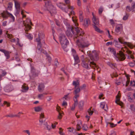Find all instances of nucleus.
Returning a JSON list of instances; mask_svg holds the SVG:
<instances>
[{
  "label": "nucleus",
  "instance_id": "a19ab883",
  "mask_svg": "<svg viewBox=\"0 0 135 135\" xmlns=\"http://www.w3.org/2000/svg\"><path fill=\"white\" fill-rule=\"evenodd\" d=\"M12 5L13 4L12 3H9L8 6V8L9 10H11L12 7Z\"/></svg>",
  "mask_w": 135,
  "mask_h": 135
},
{
  "label": "nucleus",
  "instance_id": "f257e3e1",
  "mask_svg": "<svg viewBox=\"0 0 135 135\" xmlns=\"http://www.w3.org/2000/svg\"><path fill=\"white\" fill-rule=\"evenodd\" d=\"M89 56L90 59L93 61H97L98 60V54L95 50L93 51L92 52L89 54ZM90 62V59H88L87 60L85 61H83V62H82V66L83 67L86 69H89V68L88 62Z\"/></svg>",
  "mask_w": 135,
  "mask_h": 135
},
{
  "label": "nucleus",
  "instance_id": "b1692460",
  "mask_svg": "<svg viewBox=\"0 0 135 135\" xmlns=\"http://www.w3.org/2000/svg\"><path fill=\"white\" fill-rule=\"evenodd\" d=\"M73 56L76 62L77 63L79 62H80V61L79 59V57L77 54H74Z\"/></svg>",
  "mask_w": 135,
  "mask_h": 135
},
{
  "label": "nucleus",
  "instance_id": "864d4df0",
  "mask_svg": "<svg viewBox=\"0 0 135 135\" xmlns=\"http://www.w3.org/2000/svg\"><path fill=\"white\" fill-rule=\"evenodd\" d=\"M44 113H42L40 114V119H42L44 118Z\"/></svg>",
  "mask_w": 135,
  "mask_h": 135
},
{
  "label": "nucleus",
  "instance_id": "bf43d9fd",
  "mask_svg": "<svg viewBox=\"0 0 135 135\" xmlns=\"http://www.w3.org/2000/svg\"><path fill=\"white\" fill-rule=\"evenodd\" d=\"M61 70L63 71L64 73L68 76V78L69 77V75H68V74H67L65 71L64 70V68H62L61 69Z\"/></svg>",
  "mask_w": 135,
  "mask_h": 135
},
{
  "label": "nucleus",
  "instance_id": "680f3d73",
  "mask_svg": "<svg viewBox=\"0 0 135 135\" xmlns=\"http://www.w3.org/2000/svg\"><path fill=\"white\" fill-rule=\"evenodd\" d=\"M65 3L66 4H68V5H69V4L70 3V1L69 0H64Z\"/></svg>",
  "mask_w": 135,
  "mask_h": 135
},
{
  "label": "nucleus",
  "instance_id": "a211bd4d",
  "mask_svg": "<svg viewBox=\"0 0 135 135\" xmlns=\"http://www.w3.org/2000/svg\"><path fill=\"white\" fill-rule=\"evenodd\" d=\"M93 21L94 24L93 26H98L99 25V20L96 18L95 17H94L92 19Z\"/></svg>",
  "mask_w": 135,
  "mask_h": 135
},
{
  "label": "nucleus",
  "instance_id": "f8f14e48",
  "mask_svg": "<svg viewBox=\"0 0 135 135\" xmlns=\"http://www.w3.org/2000/svg\"><path fill=\"white\" fill-rule=\"evenodd\" d=\"M126 10L128 12L132 11V12L135 11V3L133 2L131 4V7L127 6L126 7Z\"/></svg>",
  "mask_w": 135,
  "mask_h": 135
},
{
  "label": "nucleus",
  "instance_id": "2f4dec72",
  "mask_svg": "<svg viewBox=\"0 0 135 135\" xmlns=\"http://www.w3.org/2000/svg\"><path fill=\"white\" fill-rule=\"evenodd\" d=\"M130 109L133 112H135V105L133 104L131 105L130 106Z\"/></svg>",
  "mask_w": 135,
  "mask_h": 135
},
{
  "label": "nucleus",
  "instance_id": "8fccbe9b",
  "mask_svg": "<svg viewBox=\"0 0 135 135\" xmlns=\"http://www.w3.org/2000/svg\"><path fill=\"white\" fill-rule=\"evenodd\" d=\"M17 44L20 47H21L22 46V44H21L19 42V39L18 38H17Z\"/></svg>",
  "mask_w": 135,
  "mask_h": 135
},
{
  "label": "nucleus",
  "instance_id": "f03ea898",
  "mask_svg": "<svg viewBox=\"0 0 135 135\" xmlns=\"http://www.w3.org/2000/svg\"><path fill=\"white\" fill-rule=\"evenodd\" d=\"M108 51L113 54L115 57V59L117 61H123L126 59V57L124 54L121 51H119V53H116L115 50L113 48L109 47Z\"/></svg>",
  "mask_w": 135,
  "mask_h": 135
},
{
  "label": "nucleus",
  "instance_id": "20e7f679",
  "mask_svg": "<svg viewBox=\"0 0 135 135\" xmlns=\"http://www.w3.org/2000/svg\"><path fill=\"white\" fill-rule=\"evenodd\" d=\"M57 6L62 11L67 13L68 12L69 9H71L72 11H71V14L74 15L75 13L73 11L74 7L73 6H71L70 5H68L66 7L65 4L63 3H60L57 4Z\"/></svg>",
  "mask_w": 135,
  "mask_h": 135
},
{
  "label": "nucleus",
  "instance_id": "052dcab7",
  "mask_svg": "<svg viewBox=\"0 0 135 135\" xmlns=\"http://www.w3.org/2000/svg\"><path fill=\"white\" fill-rule=\"evenodd\" d=\"M40 125H42L44 122V121L42 119H40L39 120Z\"/></svg>",
  "mask_w": 135,
  "mask_h": 135
},
{
  "label": "nucleus",
  "instance_id": "72a5a7b5",
  "mask_svg": "<svg viewBox=\"0 0 135 135\" xmlns=\"http://www.w3.org/2000/svg\"><path fill=\"white\" fill-rule=\"evenodd\" d=\"M93 26V27L95 29V31L99 32H100V29L98 27V26Z\"/></svg>",
  "mask_w": 135,
  "mask_h": 135
},
{
  "label": "nucleus",
  "instance_id": "3c124183",
  "mask_svg": "<svg viewBox=\"0 0 135 135\" xmlns=\"http://www.w3.org/2000/svg\"><path fill=\"white\" fill-rule=\"evenodd\" d=\"M109 123V124H110V127L112 128L115 127L117 125V124H114L113 123Z\"/></svg>",
  "mask_w": 135,
  "mask_h": 135
},
{
  "label": "nucleus",
  "instance_id": "39448f33",
  "mask_svg": "<svg viewBox=\"0 0 135 135\" xmlns=\"http://www.w3.org/2000/svg\"><path fill=\"white\" fill-rule=\"evenodd\" d=\"M72 84L74 86V90L73 92V94L74 95V96L79 97V93L80 91V88L79 80H77L75 81H74Z\"/></svg>",
  "mask_w": 135,
  "mask_h": 135
},
{
  "label": "nucleus",
  "instance_id": "a878e982",
  "mask_svg": "<svg viewBox=\"0 0 135 135\" xmlns=\"http://www.w3.org/2000/svg\"><path fill=\"white\" fill-rule=\"evenodd\" d=\"M108 65L112 68L115 67L116 64H113L110 62L107 63Z\"/></svg>",
  "mask_w": 135,
  "mask_h": 135
},
{
  "label": "nucleus",
  "instance_id": "c9c22d12",
  "mask_svg": "<svg viewBox=\"0 0 135 135\" xmlns=\"http://www.w3.org/2000/svg\"><path fill=\"white\" fill-rule=\"evenodd\" d=\"M46 95L47 93H44L42 94H39L38 95V98L40 99H42V98L44 97V94Z\"/></svg>",
  "mask_w": 135,
  "mask_h": 135
},
{
  "label": "nucleus",
  "instance_id": "f704fd0d",
  "mask_svg": "<svg viewBox=\"0 0 135 135\" xmlns=\"http://www.w3.org/2000/svg\"><path fill=\"white\" fill-rule=\"evenodd\" d=\"M51 14L52 13H56V11L55 8L53 7L52 9H51V10H49Z\"/></svg>",
  "mask_w": 135,
  "mask_h": 135
},
{
  "label": "nucleus",
  "instance_id": "6e6552de",
  "mask_svg": "<svg viewBox=\"0 0 135 135\" xmlns=\"http://www.w3.org/2000/svg\"><path fill=\"white\" fill-rule=\"evenodd\" d=\"M23 24L25 27V30L26 31L30 30L31 28L30 25L31 24V20L30 19H27L26 21H24Z\"/></svg>",
  "mask_w": 135,
  "mask_h": 135
},
{
  "label": "nucleus",
  "instance_id": "09e8293b",
  "mask_svg": "<svg viewBox=\"0 0 135 135\" xmlns=\"http://www.w3.org/2000/svg\"><path fill=\"white\" fill-rule=\"evenodd\" d=\"M81 61H82V62H83V61H85L86 60H87L88 59H87V58H86V59H85L84 55H82L81 56Z\"/></svg>",
  "mask_w": 135,
  "mask_h": 135
},
{
  "label": "nucleus",
  "instance_id": "4d7b16f0",
  "mask_svg": "<svg viewBox=\"0 0 135 135\" xmlns=\"http://www.w3.org/2000/svg\"><path fill=\"white\" fill-rule=\"evenodd\" d=\"M128 46L131 49L133 48L134 46L133 45L129 43L127 44Z\"/></svg>",
  "mask_w": 135,
  "mask_h": 135
},
{
  "label": "nucleus",
  "instance_id": "ddd939ff",
  "mask_svg": "<svg viewBox=\"0 0 135 135\" xmlns=\"http://www.w3.org/2000/svg\"><path fill=\"white\" fill-rule=\"evenodd\" d=\"M79 97H77L76 96H74L73 98V100L74 101V104L72 105L71 107V110L72 111L74 110V109L75 108V107L78 104V102L77 100V98Z\"/></svg>",
  "mask_w": 135,
  "mask_h": 135
},
{
  "label": "nucleus",
  "instance_id": "9b49d317",
  "mask_svg": "<svg viewBox=\"0 0 135 135\" xmlns=\"http://www.w3.org/2000/svg\"><path fill=\"white\" fill-rule=\"evenodd\" d=\"M75 31L76 33L75 37L76 38H78V39H79L80 40V38L82 39V36L83 35L84 33L82 32H80L79 28H75Z\"/></svg>",
  "mask_w": 135,
  "mask_h": 135
},
{
  "label": "nucleus",
  "instance_id": "393cba45",
  "mask_svg": "<svg viewBox=\"0 0 135 135\" xmlns=\"http://www.w3.org/2000/svg\"><path fill=\"white\" fill-rule=\"evenodd\" d=\"M34 109L35 111L36 112H40L42 109L41 107L39 106L35 107Z\"/></svg>",
  "mask_w": 135,
  "mask_h": 135
},
{
  "label": "nucleus",
  "instance_id": "4be33fe9",
  "mask_svg": "<svg viewBox=\"0 0 135 135\" xmlns=\"http://www.w3.org/2000/svg\"><path fill=\"white\" fill-rule=\"evenodd\" d=\"M15 7L17 10V11L19 12L20 8V5L19 3L17 1L14 0Z\"/></svg>",
  "mask_w": 135,
  "mask_h": 135
},
{
  "label": "nucleus",
  "instance_id": "37998d69",
  "mask_svg": "<svg viewBox=\"0 0 135 135\" xmlns=\"http://www.w3.org/2000/svg\"><path fill=\"white\" fill-rule=\"evenodd\" d=\"M127 79V80L126 82V86H128V84H129V81H130V79L129 78V77L127 75L126 76Z\"/></svg>",
  "mask_w": 135,
  "mask_h": 135
},
{
  "label": "nucleus",
  "instance_id": "79ce46f5",
  "mask_svg": "<svg viewBox=\"0 0 135 135\" xmlns=\"http://www.w3.org/2000/svg\"><path fill=\"white\" fill-rule=\"evenodd\" d=\"M26 36L27 38L31 40L32 39V37L31 36V35L30 34H28V33H26Z\"/></svg>",
  "mask_w": 135,
  "mask_h": 135
},
{
  "label": "nucleus",
  "instance_id": "69168bd1",
  "mask_svg": "<svg viewBox=\"0 0 135 135\" xmlns=\"http://www.w3.org/2000/svg\"><path fill=\"white\" fill-rule=\"evenodd\" d=\"M76 128L78 131H79L81 128V127L79 124H77L76 126Z\"/></svg>",
  "mask_w": 135,
  "mask_h": 135
},
{
  "label": "nucleus",
  "instance_id": "4468645a",
  "mask_svg": "<svg viewBox=\"0 0 135 135\" xmlns=\"http://www.w3.org/2000/svg\"><path fill=\"white\" fill-rule=\"evenodd\" d=\"M90 66L92 68L95 69L96 68L98 72H99L100 71V68L96 65V64L93 62H90Z\"/></svg>",
  "mask_w": 135,
  "mask_h": 135
},
{
  "label": "nucleus",
  "instance_id": "dca6fc26",
  "mask_svg": "<svg viewBox=\"0 0 135 135\" xmlns=\"http://www.w3.org/2000/svg\"><path fill=\"white\" fill-rule=\"evenodd\" d=\"M122 28V24L117 25L115 27V32L117 33H119L121 31V29Z\"/></svg>",
  "mask_w": 135,
  "mask_h": 135
},
{
  "label": "nucleus",
  "instance_id": "cd10ccee",
  "mask_svg": "<svg viewBox=\"0 0 135 135\" xmlns=\"http://www.w3.org/2000/svg\"><path fill=\"white\" fill-rule=\"evenodd\" d=\"M6 117L11 118H13L15 117H17L19 118L20 117V115H13L12 114H11L6 115Z\"/></svg>",
  "mask_w": 135,
  "mask_h": 135
},
{
  "label": "nucleus",
  "instance_id": "473e14b6",
  "mask_svg": "<svg viewBox=\"0 0 135 135\" xmlns=\"http://www.w3.org/2000/svg\"><path fill=\"white\" fill-rule=\"evenodd\" d=\"M89 21V19H85L84 20V25L85 26L87 27L88 25V22Z\"/></svg>",
  "mask_w": 135,
  "mask_h": 135
},
{
  "label": "nucleus",
  "instance_id": "1a4fd4ad",
  "mask_svg": "<svg viewBox=\"0 0 135 135\" xmlns=\"http://www.w3.org/2000/svg\"><path fill=\"white\" fill-rule=\"evenodd\" d=\"M45 36V35L44 33L42 32H40L38 34V38L36 39V41L37 42L38 47V49L40 48V44H41V39L43 38Z\"/></svg>",
  "mask_w": 135,
  "mask_h": 135
},
{
  "label": "nucleus",
  "instance_id": "338daca9",
  "mask_svg": "<svg viewBox=\"0 0 135 135\" xmlns=\"http://www.w3.org/2000/svg\"><path fill=\"white\" fill-rule=\"evenodd\" d=\"M46 59L49 61V62H50L51 61V57L49 56H47Z\"/></svg>",
  "mask_w": 135,
  "mask_h": 135
},
{
  "label": "nucleus",
  "instance_id": "c85d7f7f",
  "mask_svg": "<svg viewBox=\"0 0 135 135\" xmlns=\"http://www.w3.org/2000/svg\"><path fill=\"white\" fill-rule=\"evenodd\" d=\"M119 42L121 44H127V43L126 42H125L123 40V38L122 37H120L118 39Z\"/></svg>",
  "mask_w": 135,
  "mask_h": 135
},
{
  "label": "nucleus",
  "instance_id": "2eb2a0df",
  "mask_svg": "<svg viewBox=\"0 0 135 135\" xmlns=\"http://www.w3.org/2000/svg\"><path fill=\"white\" fill-rule=\"evenodd\" d=\"M40 49H38V44H37V49L36 50L37 53L38 54H40L42 53L45 54H47V53L46 51L44 50H43L41 49V44H40Z\"/></svg>",
  "mask_w": 135,
  "mask_h": 135
},
{
  "label": "nucleus",
  "instance_id": "0eeeda50",
  "mask_svg": "<svg viewBox=\"0 0 135 135\" xmlns=\"http://www.w3.org/2000/svg\"><path fill=\"white\" fill-rule=\"evenodd\" d=\"M1 14L3 17L4 18H7L9 17L11 18L12 21L13 22L15 21V19L14 16L12 14L8 12L7 11H3Z\"/></svg>",
  "mask_w": 135,
  "mask_h": 135
},
{
  "label": "nucleus",
  "instance_id": "5701e85b",
  "mask_svg": "<svg viewBox=\"0 0 135 135\" xmlns=\"http://www.w3.org/2000/svg\"><path fill=\"white\" fill-rule=\"evenodd\" d=\"M105 102H102L100 103V107L103 109H104V110L107 111L108 110V108L107 105H106V107L104 109L105 106Z\"/></svg>",
  "mask_w": 135,
  "mask_h": 135
},
{
  "label": "nucleus",
  "instance_id": "c756f323",
  "mask_svg": "<svg viewBox=\"0 0 135 135\" xmlns=\"http://www.w3.org/2000/svg\"><path fill=\"white\" fill-rule=\"evenodd\" d=\"M72 20L75 23L76 26H77L78 25V24L76 23L77 21V19L75 17H72Z\"/></svg>",
  "mask_w": 135,
  "mask_h": 135
},
{
  "label": "nucleus",
  "instance_id": "4c0bfd02",
  "mask_svg": "<svg viewBox=\"0 0 135 135\" xmlns=\"http://www.w3.org/2000/svg\"><path fill=\"white\" fill-rule=\"evenodd\" d=\"M129 16V15L127 13H126L125 16H124L123 19L124 20H127Z\"/></svg>",
  "mask_w": 135,
  "mask_h": 135
},
{
  "label": "nucleus",
  "instance_id": "13d9d810",
  "mask_svg": "<svg viewBox=\"0 0 135 135\" xmlns=\"http://www.w3.org/2000/svg\"><path fill=\"white\" fill-rule=\"evenodd\" d=\"M86 87V85L84 84H83L82 86H81L80 88V89H84L85 87Z\"/></svg>",
  "mask_w": 135,
  "mask_h": 135
},
{
  "label": "nucleus",
  "instance_id": "9d476101",
  "mask_svg": "<svg viewBox=\"0 0 135 135\" xmlns=\"http://www.w3.org/2000/svg\"><path fill=\"white\" fill-rule=\"evenodd\" d=\"M74 28L70 26L69 27H68V29L66 32L67 36L69 37H72L73 36V34L74 35Z\"/></svg>",
  "mask_w": 135,
  "mask_h": 135
},
{
  "label": "nucleus",
  "instance_id": "5fc2aeb1",
  "mask_svg": "<svg viewBox=\"0 0 135 135\" xmlns=\"http://www.w3.org/2000/svg\"><path fill=\"white\" fill-rule=\"evenodd\" d=\"M62 117V115H61V113L60 112H59V115H58L57 117L59 119H60Z\"/></svg>",
  "mask_w": 135,
  "mask_h": 135
},
{
  "label": "nucleus",
  "instance_id": "f3484780",
  "mask_svg": "<svg viewBox=\"0 0 135 135\" xmlns=\"http://www.w3.org/2000/svg\"><path fill=\"white\" fill-rule=\"evenodd\" d=\"M13 89V87L12 85H7L4 88V90L7 92H9Z\"/></svg>",
  "mask_w": 135,
  "mask_h": 135
},
{
  "label": "nucleus",
  "instance_id": "58836bf2",
  "mask_svg": "<svg viewBox=\"0 0 135 135\" xmlns=\"http://www.w3.org/2000/svg\"><path fill=\"white\" fill-rule=\"evenodd\" d=\"M91 108H90L88 110V112L89 115H91L93 113V112L92 110H91Z\"/></svg>",
  "mask_w": 135,
  "mask_h": 135
},
{
  "label": "nucleus",
  "instance_id": "6ab92c4d",
  "mask_svg": "<svg viewBox=\"0 0 135 135\" xmlns=\"http://www.w3.org/2000/svg\"><path fill=\"white\" fill-rule=\"evenodd\" d=\"M45 86L44 84L42 83L40 84L38 86V90L40 92H41L44 89Z\"/></svg>",
  "mask_w": 135,
  "mask_h": 135
},
{
  "label": "nucleus",
  "instance_id": "ea45409f",
  "mask_svg": "<svg viewBox=\"0 0 135 135\" xmlns=\"http://www.w3.org/2000/svg\"><path fill=\"white\" fill-rule=\"evenodd\" d=\"M82 128L85 131H86L88 129V128L86 125L84 124Z\"/></svg>",
  "mask_w": 135,
  "mask_h": 135
},
{
  "label": "nucleus",
  "instance_id": "e2e57ef3",
  "mask_svg": "<svg viewBox=\"0 0 135 135\" xmlns=\"http://www.w3.org/2000/svg\"><path fill=\"white\" fill-rule=\"evenodd\" d=\"M67 105V103H66V102L65 101H63V103H62V105L63 106H66Z\"/></svg>",
  "mask_w": 135,
  "mask_h": 135
},
{
  "label": "nucleus",
  "instance_id": "412c9836",
  "mask_svg": "<svg viewBox=\"0 0 135 135\" xmlns=\"http://www.w3.org/2000/svg\"><path fill=\"white\" fill-rule=\"evenodd\" d=\"M26 84H24L22 86V89L21 91L23 92H25L27 91L28 89V88Z\"/></svg>",
  "mask_w": 135,
  "mask_h": 135
},
{
  "label": "nucleus",
  "instance_id": "603ef678",
  "mask_svg": "<svg viewBox=\"0 0 135 135\" xmlns=\"http://www.w3.org/2000/svg\"><path fill=\"white\" fill-rule=\"evenodd\" d=\"M6 34L7 35V36L8 38H9L11 39L13 37V36L11 34H7V32L6 33Z\"/></svg>",
  "mask_w": 135,
  "mask_h": 135
},
{
  "label": "nucleus",
  "instance_id": "c03bdc74",
  "mask_svg": "<svg viewBox=\"0 0 135 135\" xmlns=\"http://www.w3.org/2000/svg\"><path fill=\"white\" fill-rule=\"evenodd\" d=\"M130 85L131 86H135V81H131L130 82Z\"/></svg>",
  "mask_w": 135,
  "mask_h": 135
},
{
  "label": "nucleus",
  "instance_id": "a18cd8bd",
  "mask_svg": "<svg viewBox=\"0 0 135 135\" xmlns=\"http://www.w3.org/2000/svg\"><path fill=\"white\" fill-rule=\"evenodd\" d=\"M115 46L118 48H120V45H118V42L117 41H115L114 42Z\"/></svg>",
  "mask_w": 135,
  "mask_h": 135
},
{
  "label": "nucleus",
  "instance_id": "774afa93",
  "mask_svg": "<svg viewBox=\"0 0 135 135\" xmlns=\"http://www.w3.org/2000/svg\"><path fill=\"white\" fill-rule=\"evenodd\" d=\"M46 98L47 100L48 101H50L52 99V97L51 96L47 97Z\"/></svg>",
  "mask_w": 135,
  "mask_h": 135
},
{
  "label": "nucleus",
  "instance_id": "0e129e2a",
  "mask_svg": "<svg viewBox=\"0 0 135 135\" xmlns=\"http://www.w3.org/2000/svg\"><path fill=\"white\" fill-rule=\"evenodd\" d=\"M7 74L6 72L4 71H3L2 73V74L1 75L2 76H5Z\"/></svg>",
  "mask_w": 135,
  "mask_h": 135
},
{
  "label": "nucleus",
  "instance_id": "6e6d98bb",
  "mask_svg": "<svg viewBox=\"0 0 135 135\" xmlns=\"http://www.w3.org/2000/svg\"><path fill=\"white\" fill-rule=\"evenodd\" d=\"M23 132L24 133H26L28 134V135H30V133L29 130H24L23 131Z\"/></svg>",
  "mask_w": 135,
  "mask_h": 135
},
{
  "label": "nucleus",
  "instance_id": "7c9ffc66",
  "mask_svg": "<svg viewBox=\"0 0 135 135\" xmlns=\"http://www.w3.org/2000/svg\"><path fill=\"white\" fill-rule=\"evenodd\" d=\"M84 105V102L83 101H80L79 103V107L80 109H82Z\"/></svg>",
  "mask_w": 135,
  "mask_h": 135
},
{
  "label": "nucleus",
  "instance_id": "aec40b11",
  "mask_svg": "<svg viewBox=\"0 0 135 135\" xmlns=\"http://www.w3.org/2000/svg\"><path fill=\"white\" fill-rule=\"evenodd\" d=\"M116 99L115 101V103L120 106H122L123 104V103L122 102L120 101V98L119 96L118 95L117 96H116Z\"/></svg>",
  "mask_w": 135,
  "mask_h": 135
},
{
  "label": "nucleus",
  "instance_id": "7ed1b4c3",
  "mask_svg": "<svg viewBox=\"0 0 135 135\" xmlns=\"http://www.w3.org/2000/svg\"><path fill=\"white\" fill-rule=\"evenodd\" d=\"M59 39L63 49L64 51L67 52L68 50L66 48L69 42L66 36L64 34H61L59 36Z\"/></svg>",
  "mask_w": 135,
  "mask_h": 135
},
{
  "label": "nucleus",
  "instance_id": "e433bc0d",
  "mask_svg": "<svg viewBox=\"0 0 135 135\" xmlns=\"http://www.w3.org/2000/svg\"><path fill=\"white\" fill-rule=\"evenodd\" d=\"M4 54H5V56L7 57L6 58L7 59H8L9 58V52L8 51H6V52H5L4 53Z\"/></svg>",
  "mask_w": 135,
  "mask_h": 135
},
{
  "label": "nucleus",
  "instance_id": "de8ad7c7",
  "mask_svg": "<svg viewBox=\"0 0 135 135\" xmlns=\"http://www.w3.org/2000/svg\"><path fill=\"white\" fill-rule=\"evenodd\" d=\"M59 133L60 134V135H65L64 133L62 132V129L61 128H59Z\"/></svg>",
  "mask_w": 135,
  "mask_h": 135
},
{
  "label": "nucleus",
  "instance_id": "bb28decb",
  "mask_svg": "<svg viewBox=\"0 0 135 135\" xmlns=\"http://www.w3.org/2000/svg\"><path fill=\"white\" fill-rule=\"evenodd\" d=\"M44 125L46 126V129L48 131H50L51 129V127L49 125L47 122H45L44 124Z\"/></svg>",
  "mask_w": 135,
  "mask_h": 135
},
{
  "label": "nucleus",
  "instance_id": "49530a36",
  "mask_svg": "<svg viewBox=\"0 0 135 135\" xmlns=\"http://www.w3.org/2000/svg\"><path fill=\"white\" fill-rule=\"evenodd\" d=\"M103 10V8L102 7H100L99 9L98 12L99 14H100L102 13Z\"/></svg>",
  "mask_w": 135,
  "mask_h": 135
},
{
  "label": "nucleus",
  "instance_id": "423d86ee",
  "mask_svg": "<svg viewBox=\"0 0 135 135\" xmlns=\"http://www.w3.org/2000/svg\"><path fill=\"white\" fill-rule=\"evenodd\" d=\"M79 39H78L76 41L77 45L79 48V50L82 52L84 53V50L83 48L87 47L88 46L89 44L85 42H80Z\"/></svg>",
  "mask_w": 135,
  "mask_h": 135
}]
</instances>
